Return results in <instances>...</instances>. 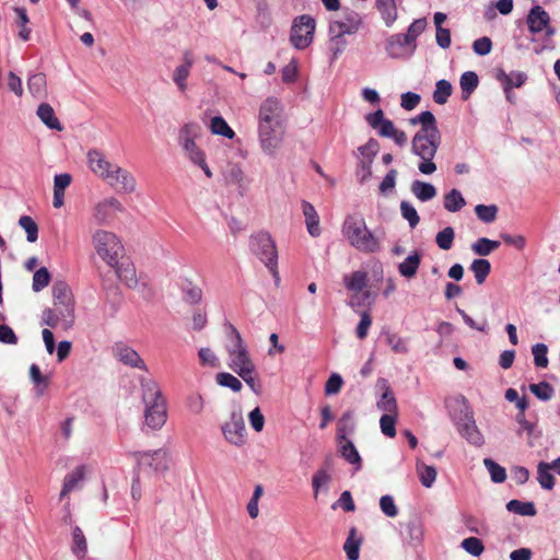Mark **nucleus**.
<instances>
[{"mask_svg":"<svg viewBox=\"0 0 560 560\" xmlns=\"http://www.w3.org/2000/svg\"><path fill=\"white\" fill-rule=\"evenodd\" d=\"M410 125H420L411 140V153L420 160L418 170L423 175H432L438 170L434 158L442 141L435 116L424 110L412 117Z\"/></svg>","mask_w":560,"mask_h":560,"instance_id":"nucleus-1","label":"nucleus"},{"mask_svg":"<svg viewBox=\"0 0 560 560\" xmlns=\"http://www.w3.org/2000/svg\"><path fill=\"white\" fill-rule=\"evenodd\" d=\"M52 307L43 312L45 325L65 330L74 323V300L69 285L65 281H56L52 285Z\"/></svg>","mask_w":560,"mask_h":560,"instance_id":"nucleus-2","label":"nucleus"},{"mask_svg":"<svg viewBox=\"0 0 560 560\" xmlns=\"http://www.w3.org/2000/svg\"><path fill=\"white\" fill-rule=\"evenodd\" d=\"M142 399L144 408V423L151 430H160L167 420L165 399L158 384L152 380H142Z\"/></svg>","mask_w":560,"mask_h":560,"instance_id":"nucleus-3","label":"nucleus"},{"mask_svg":"<svg viewBox=\"0 0 560 560\" xmlns=\"http://www.w3.org/2000/svg\"><path fill=\"white\" fill-rule=\"evenodd\" d=\"M342 234L349 244L361 253H376L381 248L380 240L368 229L364 219L352 214L345 219Z\"/></svg>","mask_w":560,"mask_h":560,"instance_id":"nucleus-4","label":"nucleus"},{"mask_svg":"<svg viewBox=\"0 0 560 560\" xmlns=\"http://www.w3.org/2000/svg\"><path fill=\"white\" fill-rule=\"evenodd\" d=\"M224 348L229 357L228 366L237 375L256 368L244 339L233 325L229 326Z\"/></svg>","mask_w":560,"mask_h":560,"instance_id":"nucleus-5","label":"nucleus"},{"mask_svg":"<svg viewBox=\"0 0 560 560\" xmlns=\"http://www.w3.org/2000/svg\"><path fill=\"white\" fill-rule=\"evenodd\" d=\"M92 243L97 255L110 267H117L122 256L124 246L116 234L106 230H96L92 234Z\"/></svg>","mask_w":560,"mask_h":560,"instance_id":"nucleus-6","label":"nucleus"},{"mask_svg":"<svg viewBox=\"0 0 560 560\" xmlns=\"http://www.w3.org/2000/svg\"><path fill=\"white\" fill-rule=\"evenodd\" d=\"M249 248L275 277L278 276V252L270 234L259 232L253 235L249 241Z\"/></svg>","mask_w":560,"mask_h":560,"instance_id":"nucleus-7","label":"nucleus"},{"mask_svg":"<svg viewBox=\"0 0 560 560\" xmlns=\"http://www.w3.org/2000/svg\"><path fill=\"white\" fill-rule=\"evenodd\" d=\"M456 404L460 408V417L457 419V429L459 434L470 444L481 446L485 442L483 435L478 429L474 419V413L464 396L456 398Z\"/></svg>","mask_w":560,"mask_h":560,"instance_id":"nucleus-8","label":"nucleus"},{"mask_svg":"<svg viewBox=\"0 0 560 560\" xmlns=\"http://www.w3.org/2000/svg\"><path fill=\"white\" fill-rule=\"evenodd\" d=\"M315 26V19L308 14L295 18L290 32L293 47L300 50L307 48L313 43Z\"/></svg>","mask_w":560,"mask_h":560,"instance_id":"nucleus-9","label":"nucleus"},{"mask_svg":"<svg viewBox=\"0 0 560 560\" xmlns=\"http://www.w3.org/2000/svg\"><path fill=\"white\" fill-rule=\"evenodd\" d=\"M257 133L262 153L276 158L284 140L285 127L257 126Z\"/></svg>","mask_w":560,"mask_h":560,"instance_id":"nucleus-10","label":"nucleus"},{"mask_svg":"<svg viewBox=\"0 0 560 560\" xmlns=\"http://www.w3.org/2000/svg\"><path fill=\"white\" fill-rule=\"evenodd\" d=\"M257 126L284 127L283 105L273 96L261 102L258 109Z\"/></svg>","mask_w":560,"mask_h":560,"instance_id":"nucleus-11","label":"nucleus"},{"mask_svg":"<svg viewBox=\"0 0 560 560\" xmlns=\"http://www.w3.org/2000/svg\"><path fill=\"white\" fill-rule=\"evenodd\" d=\"M384 52L389 59L407 60L411 58L416 48L408 42L402 33L390 34L385 37Z\"/></svg>","mask_w":560,"mask_h":560,"instance_id":"nucleus-12","label":"nucleus"},{"mask_svg":"<svg viewBox=\"0 0 560 560\" xmlns=\"http://www.w3.org/2000/svg\"><path fill=\"white\" fill-rule=\"evenodd\" d=\"M362 16L353 10H345L329 24V34L353 35L362 26Z\"/></svg>","mask_w":560,"mask_h":560,"instance_id":"nucleus-13","label":"nucleus"},{"mask_svg":"<svg viewBox=\"0 0 560 560\" xmlns=\"http://www.w3.org/2000/svg\"><path fill=\"white\" fill-rule=\"evenodd\" d=\"M225 440L235 446H243L246 442V428L241 411H233L230 419L222 425Z\"/></svg>","mask_w":560,"mask_h":560,"instance_id":"nucleus-14","label":"nucleus"},{"mask_svg":"<svg viewBox=\"0 0 560 560\" xmlns=\"http://www.w3.org/2000/svg\"><path fill=\"white\" fill-rule=\"evenodd\" d=\"M104 182L115 188L118 192L122 194H132L137 189V179L133 174L118 164L113 168Z\"/></svg>","mask_w":560,"mask_h":560,"instance_id":"nucleus-15","label":"nucleus"},{"mask_svg":"<svg viewBox=\"0 0 560 560\" xmlns=\"http://www.w3.org/2000/svg\"><path fill=\"white\" fill-rule=\"evenodd\" d=\"M526 22L533 34L544 33L547 37H552L556 34V30L550 25L548 12L540 5H534L530 9Z\"/></svg>","mask_w":560,"mask_h":560,"instance_id":"nucleus-16","label":"nucleus"},{"mask_svg":"<svg viewBox=\"0 0 560 560\" xmlns=\"http://www.w3.org/2000/svg\"><path fill=\"white\" fill-rule=\"evenodd\" d=\"M86 164L89 170L98 178L104 180L117 165L109 161L106 154L100 149H90L86 152Z\"/></svg>","mask_w":560,"mask_h":560,"instance_id":"nucleus-17","label":"nucleus"},{"mask_svg":"<svg viewBox=\"0 0 560 560\" xmlns=\"http://www.w3.org/2000/svg\"><path fill=\"white\" fill-rule=\"evenodd\" d=\"M125 210L122 203L115 197L105 198L93 207V219L97 224L109 223L115 212Z\"/></svg>","mask_w":560,"mask_h":560,"instance_id":"nucleus-18","label":"nucleus"},{"mask_svg":"<svg viewBox=\"0 0 560 560\" xmlns=\"http://www.w3.org/2000/svg\"><path fill=\"white\" fill-rule=\"evenodd\" d=\"M376 389L381 392L380 398L376 400V407L384 415H398V405L393 389L386 378H378Z\"/></svg>","mask_w":560,"mask_h":560,"instance_id":"nucleus-19","label":"nucleus"},{"mask_svg":"<svg viewBox=\"0 0 560 560\" xmlns=\"http://www.w3.org/2000/svg\"><path fill=\"white\" fill-rule=\"evenodd\" d=\"M194 63V52L189 49L184 50L182 52L180 63L176 66L172 75L173 82L177 86L178 91L185 92L187 90V79L190 74Z\"/></svg>","mask_w":560,"mask_h":560,"instance_id":"nucleus-20","label":"nucleus"},{"mask_svg":"<svg viewBox=\"0 0 560 560\" xmlns=\"http://www.w3.org/2000/svg\"><path fill=\"white\" fill-rule=\"evenodd\" d=\"M133 457L139 466L151 467L154 471H164L167 469L166 452L156 450L153 452H136Z\"/></svg>","mask_w":560,"mask_h":560,"instance_id":"nucleus-21","label":"nucleus"},{"mask_svg":"<svg viewBox=\"0 0 560 560\" xmlns=\"http://www.w3.org/2000/svg\"><path fill=\"white\" fill-rule=\"evenodd\" d=\"M222 175H223V178H224L226 185L234 186L237 189L240 195L243 196L247 191L248 186H249V180L246 177V175L244 174L240 164H236V163L229 164L224 168Z\"/></svg>","mask_w":560,"mask_h":560,"instance_id":"nucleus-22","label":"nucleus"},{"mask_svg":"<svg viewBox=\"0 0 560 560\" xmlns=\"http://www.w3.org/2000/svg\"><path fill=\"white\" fill-rule=\"evenodd\" d=\"M365 120L371 128L377 130V133L384 138H390L397 130L394 122L385 118L384 112L381 108L368 114Z\"/></svg>","mask_w":560,"mask_h":560,"instance_id":"nucleus-23","label":"nucleus"},{"mask_svg":"<svg viewBox=\"0 0 560 560\" xmlns=\"http://www.w3.org/2000/svg\"><path fill=\"white\" fill-rule=\"evenodd\" d=\"M113 354L119 362L124 363L125 365L147 370V365L139 353L125 343H116L113 347Z\"/></svg>","mask_w":560,"mask_h":560,"instance_id":"nucleus-24","label":"nucleus"},{"mask_svg":"<svg viewBox=\"0 0 560 560\" xmlns=\"http://www.w3.org/2000/svg\"><path fill=\"white\" fill-rule=\"evenodd\" d=\"M86 467L84 465L75 467L71 472L67 474L63 479L62 489L59 500L62 501L69 493L80 490L85 478Z\"/></svg>","mask_w":560,"mask_h":560,"instance_id":"nucleus-25","label":"nucleus"},{"mask_svg":"<svg viewBox=\"0 0 560 560\" xmlns=\"http://www.w3.org/2000/svg\"><path fill=\"white\" fill-rule=\"evenodd\" d=\"M185 156L195 165L199 166L208 178L212 177V172L207 164L205 152L197 145L196 141L186 140L180 144Z\"/></svg>","mask_w":560,"mask_h":560,"instance_id":"nucleus-26","label":"nucleus"},{"mask_svg":"<svg viewBox=\"0 0 560 560\" xmlns=\"http://www.w3.org/2000/svg\"><path fill=\"white\" fill-rule=\"evenodd\" d=\"M330 482V462L327 459L325 464L313 475L312 488L314 498L317 499L320 492L327 493Z\"/></svg>","mask_w":560,"mask_h":560,"instance_id":"nucleus-27","label":"nucleus"},{"mask_svg":"<svg viewBox=\"0 0 560 560\" xmlns=\"http://www.w3.org/2000/svg\"><path fill=\"white\" fill-rule=\"evenodd\" d=\"M28 93L35 100L46 98L48 95L47 79L43 72L30 73L26 80Z\"/></svg>","mask_w":560,"mask_h":560,"instance_id":"nucleus-28","label":"nucleus"},{"mask_svg":"<svg viewBox=\"0 0 560 560\" xmlns=\"http://www.w3.org/2000/svg\"><path fill=\"white\" fill-rule=\"evenodd\" d=\"M495 78L502 84L503 91L509 93V90L521 88L526 82L527 74L522 71L506 73L504 70L499 69Z\"/></svg>","mask_w":560,"mask_h":560,"instance_id":"nucleus-29","label":"nucleus"},{"mask_svg":"<svg viewBox=\"0 0 560 560\" xmlns=\"http://www.w3.org/2000/svg\"><path fill=\"white\" fill-rule=\"evenodd\" d=\"M398 2L400 0H376V9L386 27H392L398 19Z\"/></svg>","mask_w":560,"mask_h":560,"instance_id":"nucleus-30","label":"nucleus"},{"mask_svg":"<svg viewBox=\"0 0 560 560\" xmlns=\"http://www.w3.org/2000/svg\"><path fill=\"white\" fill-rule=\"evenodd\" d=\"M363 542V535L351 527L348 537L343 544V550L348 560H358L360 557V548Z\"/></svg>","mask_w":560,"mask_h":560,"instance_id":"nucleus-31","label":"nucleus"},{"mask_svg":"<svg viewBox=\"0 0 560 560\" xmlns=\"http://www.w3.org/2000/svg\"><path fill=\"white\" fill-rule=\"evenodd\" d=\"M36 115L38 119L49 129L61 131L63 129L61 122L55 114V109L48 103H40L37 107Z\"/></svg>","mask_w":560,"mask_h":560,"instance_id":"nucleus-32","label":"nucleus"},{"mask_svg":"<svg viewBox=\"0 0 560 560\" xmlns=\"http://www.w3.org/2000/svg\"><path fill=\"white\" fill-rule=\"evenodd\" d=\"M338 444L341 457L352 465L355 471L360 470L362 468V459L352 441L348 439L341 440L338 441Z\"/></svg>","mask_w":560,"mask_h":560,"instance_id":"nucleus-33","label":"nucleus"},{"mask_svg":"<svg viewBox=\"0 0 560 560\" xmlns=\"http://www.w3.org/2000/svg\"><path fill=\"white\" fill-rule=\"evenodd\" d=\"M302 211L305 217V223L307 228V232L311 236L317 237L320 235V228H319V217L317 214V211L315 210L314 206L303 200L302 201Z\"/></svg>","mask_w":560,"mask_h":560,"instance_id":"nucleus-34","label":"nucleus"},{"mask_svg":"<svg viewBox=\"0 0 560 560\" xmlns=\"http://www.w3.org/2000/svg\"><path fill=\"white\" fill-rule=\"evenodd\" d=\"M343 284L349 291L355 294L360 293L368 285V272L363 270H357L349 275H345Z\"/></svg>","mask_w":560,"mask_h":560,"instance_id":"nucleus-35","label":"nucleus"},{"mask_svg":"<svg viewBox=\"0 0 560 560\" xmlns=\"http://www.w3.org/2000/svg\"><path fill=\"white\" fill-rule=\"evenodd\" d=\"M421 256L418 252L409 254L404 261L398 265V271L401 277L413 278L419 269Z\"/></svg>","mask_w":560,"mask_h":560,"instance_id":"nucleus-36","label":"nucleus"},{"mask_svg":"<svg viewBox=\"0 0 560 560\" xmlns=\"http://www.w3.org/2000/svg\"><path fill=\"white\" fill-rule=\"evenodd\" d=\"M410 190L422 202L429 201L436 196V188L432 184L418 179L412 182Z\"/></svg>","mask_w":560,"mask_h":560,"instance_id":"nucleus-37","label":"nucleus"},{"mask_svg":"<svg viewBox=\"0 0 560 560\" xmlns=\"http://www.w3.org/2000/svg\"><path fill=\"white\" fill-rule=\"evenodd\" d=\"M71 551L78 560H84L88 553V541L81 527H74L72 533Z\"/></svg>","mask_w":560,"mask_h":560,"instance_id":"nucleus-38","label":"nucleus"},{"mask_svg":"<svg viewBox=\"0 0 560 560\" xmlns=\"http://www.w3.org/2000/svg\"><path fill=\"white\" fill-rule=\"evenodd\" d=\"M444 208L450 212H457L466 206V200L462 192L453 188L444 196Z\"/></svg>","mask_w":560,"mask_h":560,"instance_id":"nucleus-39","label":"nucleus"},{"mask_svg":"<svg viewBox=\"0 0 560 560\" xmlns=\"http://www.w3.org/2000/svg\"><path fill=\"white\" fill-rule=\"evenodd\" d=\"M209 129L213 135L222 136L228 139L235 137L234 130L228 125L222 116H214L211 118Z\"/></svg>","mask_w":560,"mask_h":560,"instance_id":"nucleus-40","label":"nucleus"},{"mask_svg":"<svg viewBox=\"0 0 560 560\" xmlns=\"http://www.w3.org/2000/svg\"><path fill=\"white\" fill-rule=\"evenodd\" d=\"M118 278L129 288H136L138 285V279L136 275V269L132 265L117 262V267H114Z\"/></svg>","mask_w":560,"mask_h":560,"instance_id":"nucleus-41","label":"nucleus"},{"mask_svg":"<svg viewBox=\"0 0 560 560\" xmlns=\"http://www.w3.org/2000/svg\"><path fill=\"white\" fill-rule=\"evenodd\" d=\"M354 419L353 412L347 411L342 415V417L338 421L337 425V440H347V436L354 431Z\"/></svg>","mask_w":560,"mask_h":560,"instance_id":"nucleus-42","label":"nucleus"},{"mask_svg":"<svg viewBox=\"0 0 560 560\" xmlns=\"http://www.w3.org/2000/svg\"><path fill=\"white\" fill-rule=\"evenodd\" d=\"M416 469L421 485L425 488L432 487L436 479V469L423 462H417Z\"/></svg>","mask_w":560,"mask_h":560,"instance_id":"nucleus-43","label":"nucleus"},{"mask_svg":"<svg viewBox=\"0 0 560 560\" xmlns=\"http://www.w3.org/2000/svg\"><path fill=\"white\" fill-rule=\"evenodd\" d=\"M479 83L478 75L474 71H466L462 74L459 84L463 92V100H467L477 89Z\"/></svg>","mask_w":560,"mask_h":560,"instance_id":"nucleus-44","label":"nucleus"},{"mask_svg":"<svg viewBox=\"0 0 560 560\" xmlns=\"http://www.w3.org/2000/svg\"><path fill=\"white\" fill-rule=\"evenodd\" d=\"M470 270L474 272L476 282L482 284L491 271V265L485 258L475 259L470 265Z\"/></svg>","mask_w":560,"mask_h":560,"instance_id":"nucleus-45","label":"nucleus"},{"mask_svg":"<svg viewBox=\"0 0 560 560\" xmlns=\"http://www.w3.org/2000/svg\"><path fill=\"white\" fill-rule=\"evenodd\" d=\"M500 243L498 241H492L487 237H480L475 243L471 244V250L481 257L490 255L493 250L499 248Z\"/></svg>","mask_w":560,"mask_h":560,"instance_id":"nucleus-46","label":"nucleus"},{"mask_svg":"<svg viewBox=\"0 0 560 560\" xmlns=\"http://www.w3.org/2000/svg\"><path fill=\"white\" fill-rule=\"evenodd\" d=\"M537 479L541 488L551 490L555 487V477L551 474L549 464L540 462L537 466Z\"/></svg>","mask_w":560,"mask_h":560,"instance_id":"nucleus-47","label":"nucleus"},{"mask_svg":"<svg viewBox=\"0 0 560 560\" xmlns=\"http://www.w3.org/2000/svg\"><path fill=\"white\" fill-rule=\"evenodd\" d=\"M385 336L386 343L390 347V349L398 354H406L409 351L407 340L398 336L397 334H393L389 331L383 332Z\"/></svg>","mask_w":560,"mask_h":560,"instance_id":"nucleus-48","label":"nucleus"},{"mask_svg":"<svg viewBox=\"0 0 560 560\" xmlns=\"http://www.w3.org/2000/svg\"><path fill=\"white\" fill-rule=\"evenodd\" d=\"M427 20L424 18L415 20L408 27L404 36L417 49V38L424 32Z\"/></svg>","mask_w":560,"mask_h":560,"instance_id":"nucleus-49","label":"nucleus"},{"mask_svg":"<svg viewBox=\"0 0 560 560\" xmlns=\"http://www.w3.org/2000/svg\"><path fill=\"white\" fill-rule=\"evenodd\" d=\"M506 510L518 515L533 516L536 514V509L533 502H523L518 500H511L508 502Z\"/></svg>","mask_w":560,"mask_h":560,"instance_id":"nucleus-50","label":"nucleus"},{"mask_svg":"<svg viewBox=\"0 0 560 560\" xmlns=\"http://www.w3.org/2000/svg\"><path fill=\"white\" fill-rule=\"evenodd\" d=\"M452 84L447 80H439L435 84L433 100L436 104L443 105L452 94Z\"/></svg>","mask_w":560,"mask_h":560,"instance_id":"nucleus-51","label":"nucleus"},{"mask_svg":"<svg viewBox=\"0 0 560 560\" xmlns=\"http://www.w3.org/2000/svg\"><path fill=\"white\" fill-rule=\"evenodd\" d=\"M215 381L220 386L228 387L234 393H238L243 388L242 382L236 376L228 372L218 373Z\"/></svg>","mask_w":560,"mask_h":560,"instance_id":"nucleus-52","label":"nucleus"},{"mask_svg":"<svg viewBox=\"0 0 560 560\" xmlns=\"http://www.w3.org/2000/svg\"><path fill=\"white\" fill-rule=\"evenodd\" d=\"M51 276L46 267H40L33 275L32 289L34 292H40L50 282Z\"/></svg>","mask_w":560,"mask_h":560,"instance_id":"nucleus-53","label":"nucleus"},{"mask_svg":"<svg viewBox=\"0 0 560 560\" xmlns=\"http://www.w3.org/2000/svg\"><path fill=\"white\" fill-rule=\"evenodd\" d=\"M19 225L25 231L26 240L30 243H34L38 238V226L37 223L28 215H22L19 219Z\"/></svg>","mask_w":560,"mask_h":560,"instance_id":"nucleus-54","label":"nucleus"},{"mask_svg":"<svg viewBox=\"0 0 560 560\" xmlns=\"http://www.w3.org/2000/svg\"><path fill=\"white\" fill-rule=\"evenodd\" d=\"M529 390L534 394L538 399L542 401L550 400L555 395L553 387L547 382H540L538 384H530Z\"/></svg>","mask_w":560,"mask_h":560,"instance_id":"nucleus-55","label":"nucleus"},{"mask_svg":"<svg viewBox=\"0 0 560 560\" xmlns=\"http://www.w3.org/2000/svg\"><path fill=\"white\" fill-rule=\"evenodd\" d=\"M483 465L490 474L491 480L501 483L506 479L505 469L491 458H485Z\"/></svg>","mask_w":560,"mask_h":560,"instance_id":"nucleus-56","label":"nucleus"},{"mask_svg":"<svg viewBox=\"0 0 560 560\" xmlns=\"http://www.w3.org/2000/svg\"><path fill=\"white\" fill-rule=\"evenodd\" d=\"M399 208H400L401 217L408 221L409 226L411 229H415L419 224V221H420V218H419V214H418L416 208L409 201H406V200L400 202Z\"/></svg>","mask_w":560,"mask_h":560,"instance_id":"nucleus-57","label":"nucleus"},{"mask_svg":"<svg viewBox=\"0 0 560 560\" xmlns=\"http://www.w3.org/2000/svg\"><path fill=\"white\" fill-rule=\"evenodd\" d=\"M201 128L197 122H188L179 130L178 141L183 144L188 141H195L200 136Z\"/></svg>","mask_w":560,"mask_h":560,"instance_id":"nucleus-58","label":"nucleus"},{"mask_svg":"<svg viewBox=\"0 0 560 560\" xmlns=\"http://www.w3.org/2000/svg\"><path fill=\"white\" fill-rule=\"evenodd\" d=\"M454 237V229L451 226H446L436 234L435 242L441 249L448 250L453 246Z\"/></svg>","mask_w":560,"mask_h":560,"instance_id":"nucleus-59","label":"nucleus"},{"mask_svg":"<svg viewBox=\"0 0 560 560\" xmlns=\"http://www.w3.org/2000/svg\"><path fill=\"white\" fill-rule=\"evenodd\" d=\"M14 12L18 15V23L20 25L19 36L22 40L26 42L31 36V28L27 27V23L30 22L28 15L24 8L16 7Z\"/></svg>","mask_w":560,"mask_h":560,"instance_id":"nucleus-60","label":"nucleus"},{"mask_svg":"<svg viewBox=\"0 0 560 560\" xmlns=\"http://www.w3.org/2000/svg\"><path fill=\"white\" fill-rule=\"evenodd\" d=\"M476 215L485 223H491L495 220L498 207L494 205H478L475 208Z\"/></svg>","mask_w":560,"mask_h":560,"instance_id":"nucleus-61","label":"nucleus"},{"mask_svg":"<svg viewBox=\"0 0 560 560\" xmlns=\"http://www.w3.org/2000/svg\"><path fill=\"white\" fill-rule=\"evenodd\" d=\"M460 546L466 552L475 557H479L485 550L482 541L477 537L465 538Z\"/></svg>","mask_w":560,"mask_h":560,"instance_id":"nucleus-62","label":"nucleus"},{"mask_svg":"<svg viewBox=\"0 0 560 560\" xmlns=\"http://www.w3.org/2000/svg\"><path fill=\"white\" fill-rule=\"evenodd\" d=\"M548 348L545 343H536L532 347V353L534 355V363L537 368H547L548 358H547Z\"/></svg>","mask_w":560,"mask_h":560,"instance_id":"nucleus-63","label":"nucleus"},{"mask_svg":"<svg viewBox=\"0 0 560 560\" xmlns=\"http://www.w3.org/2000/svg\"><path fill=\"white\" fill-rule=\"evenodd\" d=\"M397 415H383L380 419L381 431L385 436L395 438Z\"/></svg>","mask_w":560,"mask_h":560,"instance_id":"nucleus-64","label":"nucleus"}]
</instances>
